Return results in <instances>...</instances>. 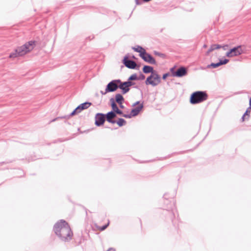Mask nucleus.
I'll use <instances>...</instances> for the list:
<instances>
[{"instance_id": "obj_1", "label": "nucleus", "mask_w": 251, "mask_h": 251, "mask_svg": "<svg viewBox=\"0 0 251 251\" xmlns=\"http://www.w3.org/2000/svg\"><path fill=\"white\" fill-rule=\"evenodd\" d=\"M53 230L63 241L67 242L72 239L73 232L68 223L64 220H60L54 225Z\"/></svg>"}, {"instance_id": "obj_2", "label": "nucleus", "mask_w": 251, "mask_h": 251, "mask_svg": "<svg viewBox=\"0 0 251 251\" xmlns=\"http://www.w3.org/2000/svg\"><path fill=\"white\" fill-rule=\"evenodd\" d=\"M143 72L145 74L151 73V75L147 77L145 83L146 85H151L152 86H156L161 82L160 76L156 71L154 70L153 67L151 66L145 65L143 68Z\"/></svg>"}, {"instance_id": "obj_3", "label": "nucleus", "mask_w": 251, "mask_h": 251, "mask_svg": "<svg viewBox=\"0 0 251 251\" xmlns=\"http://www.w3.org/2000/svg\"><path fill=\"white\" fill-rule=\"evenodd\" d=\"M246 47L240 45L233 48L227 51L226 55L219 58L218 63H228L229 59L227 58H233L239 56L246 52Z\"/></svg>"}, {"instance_id": "obj_4", "label": "nucleus", "mask_w": 251, "mask_h": 251, "mask_svg": "<svg viewBox=\"0 0 251 251\" xmlns=\"http://www.w3.org/2000/svg\"><path fill=\"white\" fill-rule=\"evenodd\" d=\"M36 45L35 41H30L24 45L17 48L15 53L10 55V57H15L18 56H23L32 51Z\"/></svg>"}, {"instance_id": "obj_5", "label": "nucleus", "mask_w": 251, "mask_h": 251, "mask_svg": "<svg viewBox=\"0 0 251 251\" xmlns=\"http://www.w3.org/2000/svg\"><path fill=\"white\" fill-rule=\"evenodd\" d=\"M206 91H198L193 92L190 97V102L192 104H196L206 100L208 99Z\"/></svg>"}, {"instance_id": "obj_6", "label": "nucleus", "mask_w": 251, "mask_h": 251, "mask_svg": "<svg viewBox=\"0 0 251 251\" xmlns=\"http://www.w3.org/2000/svg\"><path fill=\"white\" fill-rule=\"evenodd\" d=\"M171 76L173 77H182L186 76L188 74V69L184 66L177 67L175 65L170 69Z\"/></svg>"}, {"instance_id": "obj_7", "label": "nucleus", "mask_w": 251, "mask_h": 251, "mask_svg": "<svg viewBox=\"0 0 251 251\" xmlns=\"http://www.w3.org/2000/svg\"><path fill=\"white\" fill-rule=\"evenodd\" d=\"M120 79H114L109 82L106 86L105 93L113 92L119 88Z\"/></svg>"}, {"instance_id": "obj_8", "label": "nucleus", "mask_w": 251, "mask_h": 251, "mask_svg": "<svg viewBox=\"0 0 251 251\" xmlns=\"http://www.w3.org/2000/svg\"><path fill=\"white\" fill-rule=\"evenodd\" d=\"M105 114L98 113L95 115V124L97 126H100L104 125L105 121H107Z\"/></svg>"}, {"instance_id": "obj_9", "label": "nucleus", "mask_w": 251, "mask_h": 251, "mask_svg": "<svg viewBox=\"0 0 251 251\" xmlns=\"http://www.w3.org/2000/svg\"><path fill=\"white\" fill-rule=\"evenodd\" d=\"M120 82L119 83V88L122 90L123 94L127 93L130 90L129 87L135 84L132 81L122 82L121 80Z\"/></svg>"}, {"instance_id": "obj_10", "label": "nucleus", "mask_w": 251, "mask_h": 251, "mask_svg": "<svg viewBox=\"0 0 251 251\" xmlns=\"http://www.w3.org/2000/svg\"><path fill=\"white\" fill-rule=\"evenodd\" d=\"M228 47L229 46L227 44H225L223 46L217 44H212L210 46L207 51L205 52V55L208 56L213 51L220 49H223L224 50H226L228 49Z\"/></svg>"}, {"instance_id": "obj_11", "label": "nucleus", "mask_w": 251, "mask_h": 251, "mask_svg": "<svg viewBox=\"0 0 251 251\" xmlns=\"http://www.w3.org/2000/svg\"><path fill=\"white\" fill-rule=\"evenodd\" d=\"M106 115V118H107V122L112 124H115V121L116 120H114V118H115L117 117L116 114H115V112L114 111H110L108 112Z\"/></svg>"}, {"instance_id": "obj_12", "label": "nucleus", "mask_w": 251, "mask_h": 251, "mask_svg": "<svg viewBox=\"0 0 251 251\" xmlns=\"http://www.w3.org/2000/svg\"><path fill=\"white\" fill-rule=\"evenodd\" d=\"M140 56L145 62L149 63H155V62L151 56L146 52V50Z\"/></svg>"}, {"instance_id": "obj_13", "label": "nucleus", "mask_w": 251, "mask_h": 251, "mask_svg": "<svg viewBox=\"0 0 251 251\" xmlns=\"http://www.w3.org/2000/svg\"><path fill=\"white\" fill-rule=\"evenodd\" d=\"M143 106H144L143 104L142 103V104H140L139 106H138L137 107L132 109L131 110V113L133 117H135V116L138 115V114L139 113V112H140V111L143 108Z\"/></svg>"}, {"instance_id": "obj_14", "label": "nucleus", "mask_w": 251, "mask_h": 251, "mask_svg": "<svg viewBox=\"0 0 251 251\" xmlns=\"http://www.w3.org/2000/svg\"><path fill=\"white\" fill-rule=\"evenodd\" d=\"M123 65L121 66V69L124 66L127 67L130 69H135L139 70L140 67V64H123Z\"/></svg>"}, {"instance_id": "obj_15", "label": "nucleus", "mask_w": 251, "mask_h": 251, "mask_svg": "<svg viewBox=\"0 0 251 251\" xmlns=\"http://www.w3.org/2000/svg\"><path fill=\"white\" fill-rule=\"evenodd\" d=\"M92 105V103L90 102H85L84 103H81L79 104L77 107V108L80 111V112L84 109H87L88 107H89Z\"/></svg>"}, {"instance_id": "obj_16", "label": "nucleus", "mask_w": 251, "mask_h": 251, "mask_svg": "<svg viewBox=\"0 0 251 251\" xmlns=\"http://www.w3.org/2000/svg\"><path fill=\"white\" fill-rule=\"evenodd\" d=\"M115 101L118 104H122L124 101V98L121 94H117L115 95Z\"/></svg>"}, {"instance_id": "obj_17", "label": "nucleus", "mask_w": 251, "mask_h": 251, "mask_svg": "<svg viewBox=\"0 0 251 251\" xmlns=\"http://www.w3.org/2000/svg\"><path fill=\"white\" fill-rule=\"evenodd\" d=\"M116 123L119 126L121 127L126 125V122L124 119L119 118L117 120L115 121V124Z\"/></svg>"}, {"instance_id": "obj_18", "label": "nucleus", "mask_w": 251, "mask_h": 251, "mask_svg": "<svg viewBox=\"0 0 251 251\" xmlns=\"http://www.w3.org/2000/svg\"><path fill=\"white\" fill-rule=\"evenodd\" d=\"M110 102L111 106L112 107L111 111H115L117 109V108H119L117 105L116 103V102H115L114 98H111L110 99Z\"/></svg>"}, {"instance_id": "obj_19", "label": "nucleus", "mask_w": 251, "mask_h": 251, "mask_svg": "<svg viewBox=\"0 0 251 251\" xmlns=\"http://www.w3.org/2000/svg\"><path fill=\"white\" fill-rule=\"evenodd\" d=\"M133 50L135 51L139 52L140 55L145 51V49L140 46H137L136 47L133 48Z\"/></svg>"}, {"instance_id": "obj_20", "label": "nucleus", "mask_w": 251, "mask_h": 251, "mask_svg": "<svg viewBox=\"0 0 251 251\" xmlns=\"http://www.w3.org/2000/svg\"><path fill=\"white\" fill-rule=\"evenodd\" d=\"M138 76L136 74H132L128 78L126 81H132L133 80H138Z\"/></svg>"}, {"instance_id": "obj_21", "label": "nucleus", "mask_w": 251, "mask_h": 251, "mask_svg": "<svg viewBox=\"0 0 251 251\" xmlns=\"http://www.w3.org/2000/svg\"><path fill=\"white\" fill-rule=\"evenodd\" d=\"M224 64H209L207 66V68H216L221 65H224Z\"/></svg>"}, {"instance_id": "obj_22", "label": "nucleus", "mask_w": 251, "mask_h": 251, "mask_svg": "<svg viewBox=\"0 0 251 251\" xmlns=\"http://www.w3.org/2000/svg\"><path fill=\"white\" fill-rule=\"evenodd\" d=\"M80 113V111L78 109H77V107H76L70 114V115L68 116V117H69L70 116H74L75 115L77 114V113Z\"/></svg>"}, {"instance_id": "obj_23", "label": "nucleus", "mask_w": 251, "mask_h": 251, "mask_svg": "<svg viewBox=\"0 0 251 251\" xmlns=\"http://www.w3.org/2000/svg\"><path fill=\"white\" fill-rule=\"evenodd\" d=\"M251 109H250L249 107L247 108L246 109L245 113L244 115H245L246 116H247V119H249L250 117V113H251Z\"/></svg>"}, {"instance_id": "obj_24", "label": "nucleus", "mask_w": 251, "mask_h": 251, "mask_svg": "<svg viewBox=\"0 0 251 251\" xmlns=\"http://www.w3.org/2000/svg\"><path fill=\"white\" fill-rule=\"evenodd\" d=\"M123 63H135V62L133 61L129 60L128 59V57L125 56L123 59Z\"/></svg>"}, {"instance_id": "obj_25", "label": "nucleus", "mask_w": 251, "mask_h": 251, "mask_svg": "<svg viewBox=\"0 0 251 251\" xmlns=\"http://www.w3.org/2000/svg\"><path fill=\"white\" fill-rule=\"evenodd\" d=\"M171 76V73L168 72L167 73L164 74L162 75V79L163 80H165L167 77Z\"/></svg>"}, {"instance_id": "obj_26", "label": "nucleus", "mask_w": 251, "mask_h": 251, "mask_svg": "<svg viewBox=\"0 0 251 251\" xmlns=\"http://www.w3.org/2000/svg\"><path fill=\"white\" fill-rule=\"evenodd\" d=\"M115 112V114H116V115L118 114V115L122 116L123 117L124 113H123V111L121 110H120L119 108H117V109Z\"/></svg>"}, {"instance_id": "obj_27", "label": "nucleus", "mask_w": 251, "mask_h": 251, "mask_svg": "<svg viewBox=\"0 0 251 251\" xmlns=\"http://www.w3.org/2000/svg\"><path fill=\"white\" fill-rule=\"evenodd\" d=\"M170 202H171V206L170 207H168V210H173V208L172 207V206H173L174 207H175V202L174 201V200H172V202L171 201H170Z\"/></svg>"}, {"instance_id": "obj_28", "label": "nucleus", "mask_w": 251, "mask_h": 251, "mask_svg": "<svg viewBox=\"0 0 251 251\" xmlns=\"http://www.w3.org/2000/svg\"><path fill=\"white\" fill-rule=\"evenodd\" d=\"M138 78V80H144L145 78V75L142 73H140Z\"/></svg>"}, {"instance_id": "obj_29", "label": "nucleus", "mask_w": 251, "mask_h": 251, "mask_svg": "<svg viewBox=\"0 0 251 251\" xmlns=\"http://www.w3.org/2000/svg\"><path fill=\"white\" fill-rule=\"evenodd\" d=\"M123 117L126 118H131L132 117H133V116L131 113L130 112V113L128 114H124Z\"/></svg>"}, {"instance_id": "obj_30", "label": "nucleus", "mask_w": 251, "mask_h": 251, "mask_svg": "<svg viewBox=\"0 0 251 251\" xmlns=\"http://www.w3.org/2000/svg\"><path fill=\"white\" fill-rule=\"evenodd\" d=\"M108 225H109V224H107V225H105L103 226H102L100 227V230L101 231L104 230V229H105L107 228Z\"/></svg>"}, {"instance_id": "obj_31", "label": "nucleus", "mask_w": 251, "mask_h": 251, "mask_svg": "<svg viewBox=\"0 0 251 251\" xmlns=\"http://www.w3.org/2000/svg\"><path fill=\"white\" fill-rule=\"evenodd\" d=\"M249 119L247 118V116H246L245 115L243 114V115L242 116V117L241 118V121L244 122L245 120H248Z\"/></svg>"}, {"instance_id": "obj_32", "label": "nucleus", "mask_w": 251, "mask_h": 251, "mask_svg": "<svg viewBox=\"0 0 251 251\" xmlns=\"http://www.w3.org/2000/svg\"><path fill=\"white\" fill-rule=\"evenodd\" d=\"M154 53L156 55H157L158 56H162V57H164V55L163 54H161L160 53L157 52L156 51H154Z\"/></svg>"}, {"instance_id": "obj_33", "label": "nucleus", "mask_w": 251, "mask_h": 251, "mask_svg": "<svg viewBox=\"0 0 251 251\" xmlns=\"http://www.w3.org/2000/svg\"><path fill=\"white\" fill-rule=\"evenodd\" d=\"M140 103V101H136L135 103H134L133 105H132V106H135V105H138Z\"/></svg>"}, {"instance_id": "obj_34", "label": "nucleus", "mask_w": 251, "mask_h": 251, "mask_svg": "<svg viewBox=\"0 0 251 251\" xmlns=\"http://www.w3.org/2000/svg\"><path fill=\"white\" fill-rule=\"evenodd\" d=\"M100 93L102 94V95H105L107 93H105V91L104 92L103 91H100Z\"/></svg>"}, {"instance_id": "obj_35", "label": "nucleus", "mask_w": 251, "mask_h": 251, "mask_svg": "<svg viewBox=\"0 0 251 251\" xmlns=\"http://www.w3.org/2000/svg\"><path fill=\"white\" fill-rule=\"evenodd\" d=\"M119 105H120V107L121 108H124V106L122 104H119Z\"/></svg>"}, {"instance_id": "obj_36", "label": "nucleus", "mask_w": 251, "mask_h": 251, "mask_svg": "<svg viewBox=\"0 0 251 251\" xmlns=\"http://www.w3.org/2000/svg\"><path fill=\"white\" fill-rule=\"evenodd\" d=\"M143 0L145 2H149V1H151V0Z\"/></svg>"}, {"instance_id": "obj_37", "label": "nucleus", "mask_w": 251, "mask_h": 251, "mask_svg": "<svg viewBox=\"0 0 251 251\" xmlns=\"http://www.w3.org/2000/svg\"><path fill=\"white\" fill-rule=\"evenodd\" d=\"M203 47L204 48H206L207 47L206 45H204Z\"/></svg>"}, {"instance_id": "obj_38", "label": "nucleus", "mask_w": 251, "mask_h": 251, "mask_svg": "<svg viewBox=\"0 0 251 251\" xmlns=\"http://www.w3.org/2000/svg\"><path fill=\"white\" fill-rule=\"evenodd\" d=\"M56 120V119H53L51 122H54V121H55Z\"/></svg>"}, {"instance_id": "obj_39", "label": "nucleus", "mask_w": 251, "mask_h": 251, "mask_svg": "<svg viewBox=\"0 0 251 251\" xmlns=\"http://www.w3.org/2000/svg\"><path fill=\"white\" fill-rule=\"evenodd\" d=\"M169 201L168 200H166V201L164 202L165 203H167Z\"/></svg>"}]
</instances>
